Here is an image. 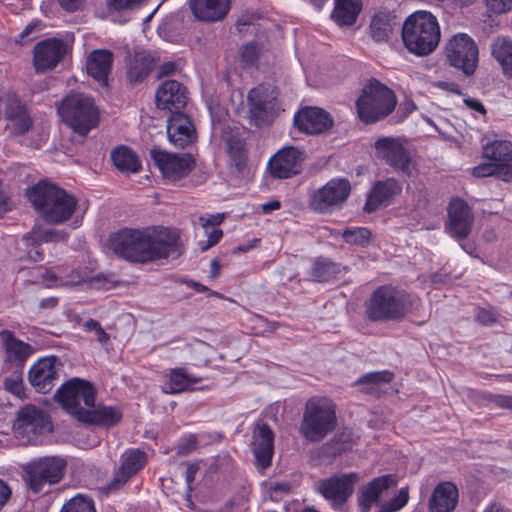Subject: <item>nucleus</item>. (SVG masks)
Listing matches in <instances>:
<instances>
[{"instance_id": "1", "label": "nucleus", "mask_w": 512, "mask_h": 512, "mask_svg": "<svg viewBox=\"0 0 512 512\" xmlns=\"http://www.w3.org/2000/svg\"><path fill=\"white\" fill-rule=\"evenodd\" d=\"M177 242V234L162 226L124 228L109 238L110 248L116 255L142 264L168 258L175 251Z\"/></svg>"}, {"instance_id": "2", "label": "nucleus", "mask_w": 512, "mask_h": 512, "mask_svg": "<svg viewBox=\"0 0 512 512\" xmlns=\"http://www.w3.org/2000/svg\"><path fill=\"white\" fill-rule=\"evenodd\" d=\"M28 200L42 219L49 224H62L75 212L78 200L54 183L40 180L27 189Z\"/></svg>"}, {"instance_id": "3", "label": "nucleus", "mask_w": 512, "mask_h": 512, "mask_svg": "<svg viewBox=\"0 0 512 512\" xmlns=\"http://www.w3.org/2000/svg\"><path fill=\"white\" fill-rule=\"evenodd\" d=\"M402 41L416 56H427L439 45L441 31L437 18L428 11H416L402 25Z\"/></svg>"}, {"instance_id": "4", "label": "nucleus", "mask_w": 512, "mask_h": 512, "mask_svg": "<svg viewBox=\"0 0 512 512\" xmlns=\"http://www.w3.org/2000/svg\"><path fill=\"white\" fill-rule=\"evenodd\" d=\"M410 309L409 295L391 284L377 287L364 304L365 316L372 322L401 321Z\"/></svg>"}, {"instance_id": "5", "label": "nucleus", "mask_w": 512, "mask_h": 512, "mask_svg": "<svg viewBox=\"0 0 512 512\" xmlns=\"http://www.w3.org/2000/svg\"><path fill=\"white\" fill-rule=\"evenodd\" d=\"M337 426L336 405L326 397H312L305 404L299 432L309 442H320Z\"/></svg>"}, {"instance_id": "6", "label": "nucleus", "mask_w": 512, "mask_h": 512, "mask_svg": "<svg viewBox=\"0 0 512 512\" xmlns=\"http://www.w3.org/2000/svg\"><path fill=\"white\" fill-rule=\"evenodd\" d=\"M397 104L394 91L377 79H371L356 100L358 118L365 124L376 123L390 115Z\"/></svg>"}, {"instance_id": "7", "label": "nucleus", "mask_w": 512, "mask_h": 512, "mask_svg": "<svg viewBox=\"0 0 512 512\" xmlns=\"http://www.w3.org/2000/svg\"><path fill=\"white\" fill-rule=\"evenodd\" d=\"M57 111L63 123L80 136H86L99 123V111L93 99L82 93L66 96Z\"/></svg>"}, {"instance_id": "8", "label": "nucleus", "mask_w": 512, "mask_h": 512, "mask_svg": "<svg viewBox=\"0 0 512 512\" xmlns=\"http://www.w3.org/2000/svg\"><path fill=\"white\" fill-rule=\"evenodd\" d=\"M66 467V460L60 456H43L22 464L21 469L28 490L39 494L46 486L58 484L64 477Z\"/></svg>"}, {"instance_id": "9", "label": "nucleus", "mask_w": 512, "mask_h": 512, "mask_svg": "<svg viewBox=\"0 0 512 512\" xmlns=\"http://www.w3.org/2000/svg\"><path fill=\"white\" fill-rule=\"evenodd\" d=\"M97 389L88 380L74 377L63 383L57 390L55 398L62 408L73 415L78 421L82 417V411H88L81 407L80 403L90 408L95 406Z\"/></svg>"}, {"instance_id": "10", "label": "nucleus", "mask_w": 512, "mask_h": 512, "mask_svg": "<svg viewBox=\"0 0 512 512\" xmlns=\"http://www.w3.org/2000/svg\"><path fill=\"white\" fill-rule=\"evenodd\" d=\"M448 63L461 70L466 76L475 73L478 65V46L474 39L466 33L452 36L445 46Z\"/></svg>"}, {"instance_id": "11", "label": "nucleus", "mask_w": 512, "mask_h": 512, "mask_svg": "<svg viewBox=\"0 0 512 512\" xmlns=\"http://www.w3.org/2000/svg\"><path fill=\"white\" fill-rule=\"evenodd\" d=\"M359 475L355 472L334 474L317 484V492L334 510L342 509L352 497Z\"/></svg>"}, {"instance_id": "12", "label": "nucleus", "mask_w": 512, "mask_h": 512, "mask_svg": "<svg viewBox=\"0 0 512 512\" xmlns=\"http://www.w3.org/2000/svg\"><path fill=\"white\" fill-rule=\"evenodd\" d=\"M150 157L160 171L163 179L169 183H177L186 178L196 166L191 154H176L152 149Z\"/></svg>"}, {"instance_id": "13", "label": "nucleus", "mask_w": 512, "mask_h": 512, "mask_svg": "<svg viewBox=\"0 0 512 512\" xmlns=\"http://www.w3.org/2000/svg\"><path fill=\"white\" fill-rule=\"evenodd\" d=\"M351 193V184L346 178H333L310 196V207L320 213H329L340 208Z\"/></svg>"}, {"instance_id": "14", "label": "nucleus", "mask_w": 512, "mask_h": 512, "mask_svg": "<svg viewBox=\"0 0 512 512\" xmlns=\"http://www.w3.org/2000/svg\"><path fill=\"white\" fill-rule=\"evenodd\" d=\"M377 157L397 172L412 175V157L401 138L381 137L374 143Z\"/></svg>"}, {"instance_id": "15", "label": "nucleus", "mask_w": 512, "mask_h": 512, "mask_svg": "<svg viewBox=\"0 0 512 512\" xmlns=\"http://www.w3.org/2000/svg\"><path fill=\"white\" fill-rule=\"evenodd\" d=\"M61 363L56 356L38 359L28 371V380L38 393L47 394L59 380Z\"/></svg>"}, {"instance_id": "16", "label": "nucleus", "mask_w": 512, "mask_h": 512, "mask_svg": "<svg viewBox=\"0 0 512 512\" xmlns=\"http://www.w3.org/2000/svg\"><path fill=\"white\" fill-rule=\"evenodd\" d=\"M304 153L294 146L277 151L268 162L270 175L275 179H288L302 171Z\"/></svg>"}, {"instance_id": "17", "label": "nucleus", "mask_w": 512, "mask_h": 512, "mask_svg": "<svg viewBox=\"0 0 512 512\" xmlns=\"http://www.w3.org/2000/svg\"><path fill=\"white\" fill-rule=\"evenodd\" d=\"M63 40L47 38L38 42L33 49V65L37 73L53 70L65 57Z\"/></svg>"}, {"instance_id": "18", "label": "nucleus", "mask_w": 512, "mask_h": 512, "mask_svg": "<svg viewBox=\"0 0 512 512\" xmlns=\"http://www.w3.org/2000/svg\"><path fill=\"white\" fill-rule=\"evenodd\" d=\"M447 229L457 240H464L471 232L474 215L467 202L461 198H452L447 208Z\"/></svg>"}, {"instance_id": "19", "label": "nucleus", "mask_w": 512, "mask_h": 512, "mask_svg": "<svg viewBox=\"0 0 512 512\" xmlns=\"http://www.w3.org/2000/svg\"><path fill=\"white\" fill-rule=\"evenodd\" d=\"M402 192V184L399 180L391 177L385 180H377L367 193L363 210L373 213L393 203L395 198Z\"/></svg>"}, {"instance_id": "20", "label": "nucleus", "mask_w": 512, "mask_h": 512, "mask_svg": "<svg viewBox=\"0 0 512 512\" xmlns=\"http://www.w3.org/2000/svg\"><path fill=\"white\" fill-rule=\"evenodd\" d=\"M293 123L301 133L317 135L328 131L333 126V119L322 108L306 106L294 114Z\"/></svg>"}, {"instance_id": "21", "label": "nucleus", "mask_w": 512, "mask_h": 512, "mask_svg": "<svg viewBox=\"0 0 512 512\" xmlns=\"http://www.w3.org/2000/svg\"><path fill=\"white\" fill-rule=\"evenodd\" d=\"M249 112L256 121L263 123L269 120L275 111L277 93L269 85L260 84L248 92Z\"/></svg>"}, {"instance_id": "22", "label": "nucleus", "mask_w": 512, "mask_h": 512, "mask_svg": "<svg viewBox=\"0 0 512 512\" xmlns=\"http://www.w3.org/2000/svg\"><path fill=\"white\" fill-rule=\"evenodd\" d=\"M14 427L19 434L27 437L51 431L48 416L34 405H25L19 410Z\"/></svg>"}, {"instance_id": "23", "label": "nucleus", "mask_w": 512, "mask_h": 512, "mask_svg": "<svg viewBox=\"0 0 512 512\" xmlns=\"http://www.w3.org/2000/svg\"><path fill=\"white\" fill-rule=\"evenodd\" d=\"M166 130L170 143L176 148L184 149L197 140L196 128L191 118L182 111L171 113Z\"/></svg>"}, {"instance_id": "24", "label": "nucleus", "mask_w": 512, "mask_h": 512, "mask_svg": "<svg viewBox=\"0 0 512 512\" xmlns=\"http://www.w3.org/2000/svg\"><path fill=\"white\" fill-rule=\"evenodd\" d=\"M186 87L176 80L163 81L156 90V106L171 113L182 111L188 100Z\"/></svg>"}, {"instance_id": "25", "label": "nucleus", "mask_w": 512, "mask_h": 512, "mask_svg": "<svg viewBox=\"0 0 512 512\" xmlns=\"http://www.w3.org/2000/svg\"><path fill=\"white\" fill-rule=\"evenodd\" d=\"M68 234L56 229L34 228L23 236V242L26 248L27 258L33 262H39L44 259L43 243L65 242Z\"/></svg>"}, {"instance_id": "26", "label": "nucleus", "mask_w": 512, "mask_h": 512, "mask_svg": "<svg viewBox=\"0 0 512 512\" xmlns=\"http://www.w3.org/2000/svg\"><path fill=\"white\" fill-rule=\"evenodd\" d=\"M114 54L109 49H94L86 58V71L102 87L108 85V77L112 71Z\"/></svg>"}, {"instance_id": "27", "label": "nucleus", "mask_w": 512, "mask_h": 512, "mask_svg": "<svg viewBox=\"0 0 512 512\" xmlns=\"http://www.w3.org/2000/svg\"><path fill=\"white\" fill-rule=\"evenodd\" d=\"M192 14L201 22L222 21L231 9V0H189Z\"/></svg>"}, {"instance_id": "28", "label": "nucleus", "mask_w": 512, "mask_h": 512, "mask_svg": "<svg viewBox=\"0 0 512 512\" xmlns=\"http://www.w3.org/2000/svg\"><path fill=\"white\" fill-rule=\"evenodd\" d=\"M0 340L4 347L5 360L17 368H23L34 352L32 346L16 338L14 332L10 330L1 331Z\"/></svg>"}, {"instance_id": "29", "label": "nucleus", "mask_w": 512, "mask_h": 512, "mask_svg": "<svg viewBox=\"0 0 512 512\" xmlns=\"http://www.w3.org/2000/svg\"><path fill=\"white\" fill-rule=\"evenodd\" d=\"M5 118L12 124L14 135H24L33 126L27 106L18 97H9L5 104Z\"/></svg>"}, {"instance_id": "30", "label": "nucleus", "mask_w": 512, "mask_h": 512, "mask_svg": "<svg viewBox=\"0 0 512 512\" xmlns=\"http://www.w3.org/2000/svg\"><path fill=\"white\" fill-rule=\"evenodd\" d=\"M253 454L258 467L266 469L271 466L274 455V432L267 424L259 426L254 434Z\"/></svg>"}, {"instance_id": "31", "label": "nucleus", "mask_w": 512, "mask_h": 512, "mask_svg": "<svg viewBox=\"0 0 512 512\" xmlns=\"http://www.w3.org/2000/svg\"><path fill=\"white\" fill-rule=\"evenodd\" d=\"M88 411H82L80 422L104 428L117 426L123 418V411L118 406H107L99 404L90 407Z\"/></svg>"}, {"instance_id": "32", "label": "nucleus", "mask_w": 512, "mask_h": 512, "mask_svg": "<svg viewBox=\"0 0 512 512\" xmlns=\"http://www.w3.org/2000/svg\"><path fill=\"white\" fill-rule=\"evenodd\" d=\"M459 499L457 486L449 481L440 482L429 499L430 512H452Z\"/></svg>"}, {"instance_id": "33", "label": "nucleus", "mask_w": 512, "mask_h": 512, "mask_svg": "<svg viewBox=\"0 0 512 512\" xmlns=\"http://www.w3.org/2000/svg\"><path fill=\"white\" fill-rule=\"evenodd\" d=\"M393 480L391 475H382L363 485L357 495L360 512H370L372 506L379 500L381 493L388 489Z\"/></svg>"}, {"instance_id": "34", "label": "nucleus", "mask_w": 512, "mask_h": 512, "mask_svg": "<svg viewBox=\"0 0 512 512\" xmlns=\"http://www.w3.org/2000/svg\"><path fill=\"white\" fill-rule=\"evenodd\" d=\"M202 381V377L189 374L184 367L171 368L162 386L165 394L175 395L192 391L193 386Z\"/></svg>"}, {"instance_id": "35", "label": "nucleus", "mask_w": 512, "mask_h": 512, "mask_svg": "<svg viewBox=\"0 0 512 512\" xmlns=\"http://www.w3.org/2000/svg\"><path fill=\"white\" fill-rule=\"evenodd\" d=\"M396 25L394 12L388 9H380L373 15L369 25L370 36L377 43L387 41Z\"/></svg>"}, {"instance_id": "36", "label": "nucleus", "mask_w": 512, "mask_h": 512, "mask_svg": "<svg viewBox=\"0 0 512 512\" xmlns=\"http://www.w3.org/2000/svg\"><path fill=\"white\" fill-rule=\"evenodd\" d=\"M362 0H334L331 18L340 27L352 26L362 11Z\"/></svg>"}, {"instance_id": "37", "label": "nucleus", "mask_w": 512, "mask_h": 512, "mask_svg": "<svg viewBox=\"0 0 512 512\" xmlns=\"http://www.w3.org/2000/svg\"><path fill=\"white\" fill-rule=\"evenodd\" d=\"M155 67L154 58L146 52L137 53L130 61L126 72L127 81L131 84L143 82Z\"/></svg>"}, {"instance_id": "38", "label": "nucleus", "mask_w": 512, "mask_h": 512, "mask_svg": "<svg viewBox=\"0 0 512 512\" xmlns=\"http://www.w3.org/2000/svg\"><path fill=\"white\" fill-rule=\"evenodd\" d=\"M491 54L500 65L503 75L512 78V41L503 36L495 38L491 44Z\"/></svg>"}, {"instance_id": "39", "label": "nucleus", "mask_w": 512, "mask_h": 512, "mask_svg": "<svg viewBox=\"0 0 512 512\" xmlns=\"http://www.w3.org/2000/svg\"><path fill=\"white\" fill-rule=\"evenodd\" d=\"M111 160L122 173H137L142 165L137 154L127 146L121 145L111 152Z\"/></svg>"}, {"instance_id": "40", "label": "nucleus", "mask_w": 512, "mask_h": 512, "mask_svg": "<svg viewBox=\"0 0 512 512\" xmlns=\"http://www.w3.org/2000/svg\"><path fill=\"white\" fill-rule=\"evenodd\" d=\"M482 157L498 164L512 162V142L503 139L487 141L482 145Z\"/></svg>"}, {"instance_id": "41", "label": "nucleus", "mask_w": 512, "mask_h": 512, "mask_svg": "<svg viewBox=\"0 0 512 512\" xmlns=\"http://www.w3.org/2000/svg\"><path fill=\"white\" fill-rule=\"evenodd\" d=\"M339 273V264L328 258L319 257L313 263L309 275L315 282L327 283L335 279Z\"/></svg>"}, {"instance_id": "42", "label": "nucleus", "mask_w": 512, "mask_h": 512, "mask_svg": "<svg viewBox=\"0 0 512 512\" xmlns=\"http://www.w3.org/2000/svg\"><path fill=\"white\" fill-rule=\"evenodd\" d=\"M227 153L236 170L243 172L248 162L246 142L240 138L231 137L227 143Z\"/></svg>"}, {"instance_id": "43", "label": "nucleus", "mask_w": 512, "mask_h": 512, "mask_svg": "<svg viewBox=\"0 0 512 512\" xmlns=\"http://www.w3.org/2000/svg\"><path fill=\"white\" fill-rule=\"evenodd\" d=\"M147 462V455L145 452L141 451L137 448H132L126 450L121 456V465L120 467L130 474L134 476L141 469L144 468Z\"/></svg>"}, {"instance_id": "44", "label": "nucleus", "mask_w": 512, "mask_h": 512, "mask_svg": "<svg viewBox=\"0 0 512 512\" xmlns=\"http://www.w3.org/2000/svg\"><path fill=\"white\" fill-rule=\"evenodd\" d=\"M41 277L44 282H47L48 287L76 286L85 281L82 274L76 270H72L66 276H59L55 272L46 269Z\"/></svg>"}, {"instance_id": "45", "label": "nucleus", "mask_w": 512, "mask_h": 512, "mask_svg": "<svg viewBox=\"0 0 512 512\" xmlns=\"http://www.w3.org/2000/svg\"><path fill=\"white\" fill-rule=\"evenodd\" d=\"M394 374L391 371H375L369 372L358 378L354 385L369 384L370 387L364 388L363 392L366 394H373L376 391L375 385L381 383H390L393 380Z\"/></svg>"}, {"instance_id": "46", "label": "nucleus", "mask_w": 512, "mask_h": 512, "mask_svg": "<svg viewBox=\"0 0 512 512\" xmlns=\"http://www.w3.org/2000/svg\"><path fill=\"white\" fill-rule=\"evenodd\" d=\"M372 233L366 227H349L342 233L343 240L351 245L366 247L370 243Z\"/></svg>"}, {"instance_id": "47", "label": "nucleus", "mask_w": 512, "mask_h": 512, "mask_svg": "<svg viewBox=\"0 0 512 512\" xmlns=\"http://www.w3.org/2000/svg\"><path fill=\"white\" fill-rule=\"evenodd\" d=\"M60 512H97L94 501L89 496L76 495L65 502Z\"/></svg>"}, {"instance_id": "48", "label": "nucleus", "mask_w": 512, "mask_h": 512, "mask_svg": "<svg viewBox=\"0 0 512 512\" xmlns=\"http://www.w3.org/2000/svg\"><path fill=\"white\" fill-rule=\"evenodd\" d=\"M260 55L259 45L252 41L243 45L239 50V59L243 68H251L258 62Z\"/></svg>"}, {"instance_id": "49", "label": "nucleus", "mask_w": 512, "mask_h": 512, "mask_svg": "<svg viewBox=\"0 0 512 512\" xmlns=\"http://www.w3.org/2000/svg\"><path fill=\"white\" fill-rule=\"evenodd\" d=\"M81 327L85 332H94L97 341L102 345L107 344L108 341L110 340L109 334L103 329L100 322L93 318H89L86 321H84L81 324Z\"/></svg>"}, {"instance_id": "50", "label": "nucleus", "mask_w": 512, "mask_h": 512, "mask_svg": "<svg viewBox=\"0 0 512 512\" xmlns=\"http://www.w3.org/2000/svg\"><path fill=\"white\" fill-rule=\"evenodd\" d=\"M499 164L490 162H482L471 169V174L476 178H486L491 176H496Z\"/></svg>"}, {"instance_id": "51", "label": "nucleus", "mask_w": 512, "mask_h": 512, "mask_svg": "<svg viewBox=\"0 0 512 512\" xmlns=\"http://www.w3.org/2000/svg\"><path fill=\"white\" fill-rule=\"evenodd\" d=\"M4 386L7 391L11 392L12 394L19 398L25 396V388L21 374L5 378Z\"/></svg>"}, {"instance_id": "52", "label": "nucleus", "mask_w": 512, "mask_h": 512, "mask_svg": "<svg viewBox=\"0 0 512 512\" xmlns=\"http://www.w3.org/2000/svg\"><path fill=\"white\" fill-rule=\"evenodd\" d=\"M485 398L496 408L512 411V395L489 393Z\"/></svg>"}, {"instance_id": "53", "label": "nucleus", "mask_w": 512, "mask_h": 512, "mask_svg": "<svg viewBox=\"0 0 512 512\" xmlns=\"http://www.w3.org/2000/svg\"><path fill=\"white\" fill-rule=\"evenodd\" d=\"M130 474H127L121 467L115 472L112 480L106 485L105 490L107 492L119 490L123 487L131 478Z\"/></svg>"}, {"instance_id": "54", "label": "nucleus", "mask_w": 512, "mask_h": 512, "mask_svg": "<svg viewBox=\"0 0 512 512\" xmlns=\"http://www.w3.org/2000/svg\"><path fill=\"white\" fill-rule=\"evenodd\" d=\"M408 502V493L401 489L398 495L392 498L387 507H383L379 512H396L402 509Z\"/></svg>"}, {"instance_id": "55", "label": "nucleus", "mask_w": 512, "mask_h": 512, "mask_svg": "<svg viewBox=\"0 0 512 512\" xmlns=\"http://www.w3.org/2000/svg\"><path fill=\"white\" fill-rule=\"evenodd\" d=\"M486 5L497 14L512 10V0H485Z\"/></svg>"}, {"instance_id": "56", "label": "nucleus", "mask_w": 512, "mask_h": 512, "mask_svg": "<svg viewBox=\"0 0 512 512\" xmlns=\"http://www.w3.org/2000/svg\"><path fill=\"white\" fill-rule=\"evenodd\" d=\"M37 27L36 23H29L23 31L17 36L16 43L20 45H25L32 40H34L37 35L35 33V29Z\"/></svg>"}, {"instance_id": "57", "label": "nucleus", "mask_w": 512, "mask_h": 512, "mask_svg": "<svg viewBox=\"0 0 512 512\" xmlns=\"http://www.w3.org/2000/svg\"><path fill=\"white\" fill-rule=\"evenodd\" d=\"M186 471H185V482L187 486V491H192V484L195 480L196 474L198 473L200 469V463L198 461L195 462H188L186 464Z\"/></svg>"}, {"instance_id": "58", "label": "nucleus", "mask_w": 512, "mask_h": 512, "mask_svg": "<svg viewBox=\"0 0 512 512\" xmlns=\"http://www.w3.org/2000/svg\"><path fill=\"white\" fill-rule=\"evenodd\" d=\"M142 1L143 0H107V5L111 10L122 11L132 8Z\"/></svg>"}, {"instance_id": "59", "label": "nucleus", "mask_w": 512, "mask_h": 512, "mask_svg": "<svg viewBox=\"0 0 512 512\" xmlns=\"http://www.w3.org/2000/svg\"><path fill=\"white\" fill-rule=\"evenodd\" d=\"M476 320L482 325L488 326L497 322L495 314L485 308H479L476 313Z\"/></svg>"}, {"instance_id": "60", "label": "nucleus", "mask_w": 512, "mask_h": 512, "mask_svg": "<svg viewBox=\"0 0 512 512\" xmlns=\"http://www.w3.org/2000/svg\"><path fill=\"white\" fill-rule=\"evenodd\" d=\"M499 169L496 174L500 180L504 182H512V164L511 162H505L500 164Z\"/></svg>"}, {"instance_id": "61", "label": "nucleus", "mask_w": 512, "mask_h": 512, "mask_svg": "<svg viewBox=\"0 0 512 512\" xmlns=\"http://www.w3.org/2000/svg\"><path fill=\"white\" fill-rule=\"evenodd\" d=\"M223 237V231L220 228H213L211 231H207V244L204 249L215 246L220 242Z\"/></svg>"}, {"instance_id": "62", "label": "nucleus", "mask_w": 512, "mask_h": 512, "mask_svg": "<svg viewBox=\"0 0 512 512\" xmlns=\"http://www.w3.org/2000/svg\"><path fill=\"white\" fill-rule=\"evenodd\" d=\"M11 495L12 489L10 486L4 480L0 479V510L9 501Z\"/></svg>"}, {"instance_id": "63", "label": "nucleus", "mask_w": 512, "mask_h": 512, "mask_svg": "<svg viewBox=\"0 0 512 512\" xmlns=\"http://www.w3.org/2000/svg\"><path fill=\"white\" fill-rule=\"evenodd\" d=\"M59 5L67 12H75L84 3L85 0H57Z\"/></svg>"}, {"instance_id": "64", "label": "nucleus", "mask_w": 512, "mask_h": 512, "mask_svg": "<svg viewBox=\"0 0 512 512\" xmlns=\"http://www.w3.org/2000/svg\"><path fill=\"white\" fill-rule=\"evenodd\" d=\"M464 103L471 110H474L482 115L486 114L485 106L478 99L468 97L464 99Z\"/></svg>"}]
</instances>
